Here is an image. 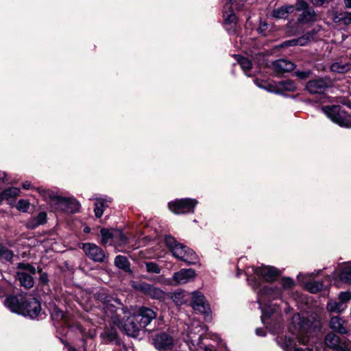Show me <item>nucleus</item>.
Instances as JSON below:
<instances>
[{
	"instance_id": "f257e3e1",
	"label": "nucleus",
	"mask_w": 351,
	"mask_h": 351,
	"mask_svg": "<svg viewBox=\"0 0 351 351\" xmlns=\"http://www.w3.org/2000/svg\"><path fill=\"white\" fill-rule=\"evenodd\" d=\"M293 330L289 329L276 337V343L285 351H313L312 348H298L297 343L306 346L308 342V333L315 332L320 328V324L305 313H296L292 317Z\"/></svg>"
},
{
	"instance_id": "f03ea898",
	"label": "nucleus",
	"mask_w": 351,
	"mask_h": 351,
	"mask_svg": "<svg viewBox=\"0 0 351 351\" xmlns=\"http://www.w3.org/2000/svg\"><path fill=\"white\" fill-rule=\"evenodd\" d=\"M5 306L13 313L34 319L41 311L40 302L35 298H27L23 295L9 296L5 301Z\"/></svg>"
},
{
	"instance_id": "7ed1b4c3",
	"label": "nucleus",
	"mask_w": 351,
	"mask_h": 351,
	"mask_svg": "<svg viewBox=\"0 0 351 351\" xmlns=\"http://www.w3.org/2000/svg\"><path fill=\"white\" fill-rule=\"evenodd\" d=\"M281 290L274 286H263L258 292V302L259 308L262 311V322L266 323V318L269 317L271 314L277 312L278 306L276 304H271L272 300L280 298Z\"/></svg>"
},
{
	"instance_id": "20e7f679",
	"label": "nucleus",
	"mask_w": 351,
	"mask_h": 351,
	"mask_svg": "<svg viewBox=\"0 0 351 351\" xmlns=\"http://www.w3.org/2000/svg\"><path fill=\"white\" fill-rule=\"evenodd\" d=\"M111 321L117 328L123 329L128 336L133 337H137L143 328L140 323L136 322V315H131L123 308L116 310V314L111 317Z\"/></svg>"
},
{
	"instance_id": "39448f33",
	"label": "nucleus",
	"mask_w": 351,
	"mask_h": 351,
	"mask_svg": "<svg viewBox=\"0 0 351 351\" xmlns=\"http://www.w3.org/2000/svg\"><path fill=\"white\" fill-rule=\"evenodd\" d=\"M186 337H184V346L191 351H212L210 348L204 346L202 343L203 338V328L197 320H193L190 324H186L184 329Z\"/></svg>"
},
{
	"instance_id": "423d86ee",
	"label": "nucleus",
	"mask_w": 351,
	"mask_h": 351,
	"mask_svg": "<svg viewBox=\"0 0 351 351\" xmlns=\"http://www.w3.org/2000/svg\"><path fill=\"white\" fill-rule=\"evenodd\" d=\"M165 242L173 256L189 264H195L198 257L193 250L187 248L184 245L178 243L173 237L166 236Z\"/></svg>"
},
{
	"instance_id": "0eeeda50",
	"label": "nucleus",
	"mask_w": 351,
	"mask_h": 351,
	"mask_svg": "<svg viewBox=\"0 0 351 351\" xmlns=\"http://www.w3.org/2000/svg\"><path fill=\"white\" fill-rule=\"evenodd\" d=\"M152 344L159 351H186L184 343L175 341L165 332L156 334L152 338Z\"/></svg>"
},
{
	"instance_id": "6e6552de",
	"label": "nucleus",
	"mask_w": 351,
	"mask_h": 351,
	"mask_svg": "<svg viewBox=\"0 0 351 351\" xmlns=\"http://www.w3.org/2000/svg\"><path fill=\"white\" fill-rule=\"evenodd\" d=\"M322 110L332 122L341 127L351 128V117L339 106H327Z\"/></svg>"
},
{
	"instance_id": "1a4fd4ad",
	"label": "nucleus",
	"mask_w": 351,
	"mask_h": 351,
	"mask_svg": "<svg viewBox=\"0 0 351 351\" xmlns=\"http://www.w3.org/2000/svg\"><path fill=\"white\" fill-rule=\"evenodd\" d=\"M198 202L193 198L177 199L168 204L169 210L175 214L193 213Z\"/></svg>"
},
{
	"instance_id": "9d476101",
	"label": "nucleus",
	"mask_w": 351,
	"mask_h": 351,
	"mask_svg": "<svg viewBox=\"0 0 351 351\" xmlns=\"http://www.w3.org/2000/svg\"><path fill=\"white\" fill-rule=\"evenodd\" d=\"M191 306L194 311L204 315L206 322L212 319L209 304L202 293L195 291L191 293Z\"/></svg>"
},
{
	"instance_id": "9b49d317",
	"label": "nucleus",
	"mask_w": 351,
	"mask_h": 351,
	"mask_svg": "<svg viewBox=\"0 0 351 351\" xmlns=\"http://www.w3.org/2000/svg\"><path fill=\"white\" fill-rule=\"evenodd\" d=\"M18 268L23 271H18L17 278L21 286L25 288H31L34 285V279L31 274L36 273V268L29 263H21L18 265Z\"/></svg>"
},
{
	"instance_id": "f8f14e48",
	"label": "nucleus",
	"mask_w": 351,
	"mask_h": 351,
	"mask_svg": "<svg viewBox=\"0 0 351 351\" xmlns=\"http://www.w3.org/2000/svg\"><path fill=\"white\" fill-rule=\"evenodd\" d=\"M133 287L153 299L162 300L165 299L167 295L160 289L145 282L134 284Z\"/></svg>"
},
{
	"instance_id": "ddd939ff",
	"label": "nucleus",
	"mask_w": 351,
	"mask_h": 351,
	"mask_svg": "<svg viewBox=\"0 0 351 351\" xmlns=\"http://www.w3.org/2000/svg\"><path fill=\"white\" fill-rule=\"evenodd\" d=\"M80 206V203L75 199L60 196L53 209L67 213H75L79 210Z\"/></svg>"
},
{
	"instance_id": "4468645a",
	"label": "nucleus",
	"mask_w": 351,
	"mask_h": 351,
	"mask_svg": "<svg viewBox=\"0 0 351 351\" xmlns=\"http://www.w3.org/2000/svg\"><path fill=\"white\" fill-rule=\"evenodd\" d=\"M332 84V81L329 78H318L310 80L306 84V89L311 94H321Z\"/></svg>"
},
{
	"instance_id": "2eb2a0df",
	"label": "nucleus",
	"mask_w": 351,
	"mask_h": 351,
	"mask_svg": "<svg viewBox=\"0 0 351 351\" xmlns=\"http://www.w3.org/2000/svg\"><path fill=\"white\" fill-rule=\"evenodd\" d=\"M325 343L328 347L337 351H351L350 341H341L337 335L328 333L325 338Z\"/></svg>"
},
{
	"instance_id": "dca6fc26",
	"label": "nucleus",
	"mask_w": 351,
	"mask_h": 351,
	"mask_svg": "<svg viewBox=\"0 0 351 351\" xmlns=\"http://www.w3.org/2000/svg\"><path fill=\"white\" fill-rule=\"evenodd\" d=\"M82 249L87 256L96 262H103L105 254L103 250L94 243L83 244Z\"/></svg>"
},
{
	"instance_id": "f3484780",
	"label": "nucleus",
	"mask_w": 351,
	"mask_h": 351,
	"mask_svg": "<svg viewBox=\"0 0 351 351\" xmlns=\"http://www.w3.org/2000/svg\"><path fill=\"white\" fill-rule=\"evenodd\" d=\"M135 315L136 322L140 323V326H141L143 328H145L156 317V313L154 310L147 307H141Z\"/></svg>"
},
{
	"instance_id": "a211bd4d",
	"label": "nucleus",
	"mask_w": 351,
	"mask_h": 351,
	"mask_svg": "<svg viewBox=\"0 0 351 351\" xmlns=\"http://www.w3.org/2000/svg\"><path fill=\"white\" fill-rule=\"evenodd\" d=\"M315 21L316 15L315 11L313 8H309L308 10L302 12V13L298 16L296 29H291L289 32L290 34L295 35L299 32L301 25L313 23Z\"/></svg>"
},
{
	"instance_id": "6ab92c4d",
	"label": "nucleus",
	"mask_w": 351,
	"mask_h": 351,
	"mask_svg": "<svg viewBox=\"0 0 351 351\" xmlns=\"http://www.w3.org/2000/svg\"><path fill=\"white\" fill-rule=\"evenodd\" d=\"M252 270L257 276H261L265 280L271 282L278 276V271L270 266H262L260 267H252Z\"/></svg>"
},
{
	"instance_id": "aec40b11",
	"label": "nucleus",
	"mask_w": 351,
	"mask_h": 351,
	"mask_svg": "<svg viewBox=\"0 0 351 351\" xmlns=\"http://www.w3.org/2000/svg\"><path fill=\"white\" fill-rule=\"evenodd\" d=\"M196 274L193 269H182L178 272L174 273L173 280L177 285L186 284L193 280Z\"/></svg>"
},
{
	"instance_id": "412c9836",
	"label": "nucleus",
	"mask_w": 351,
	"mask_h": 351,
	"mask_svg": "<svg viewBox=\"0 0 351 351\" xmlns=\"http://www.w3.org/2000/svg\"><path fill=\"white\" fill-rule=\"evenodd\" d=\"M307 276L313 277L314 274H300L298 275V279L305 284L306 289L311 293H315L319 291L323 288V284L319 281L314 282H306V278Z\"/></svg>"
},
{
	"instance_id": "4be33fe9",
	"label": "nucleus",
	"mask_w": 351,
	"mask_h": 351,
	"mask_svg": "<svg viewBox=\"0 0 351 351\" xmlns=\"http://www.w3.org/2000/svg\"><path fill=\"white\" fill-rule=\"evenodd\" d=\"M36 191L39 195L43 197L45 201L47 202L52 208L55 206L60 195H58L55 192L51 190L44 189L43 187H38Z\"/></svg>"
},
{
	"instance_id": "5701e85b",
	"label": "nucleus",
	"mask_w": 351,
	"mask_h": 351,
	"mask_svg": "<svg viewBox=\"0 0 351 351\" xmlns=\"http://www.w3.org/2000/svg\"><path fill=\"white\" fill-rule=\"evenodd\" d=\"M273 67L277 73L289 72L294 69L295 64L289 60L280 59L273 63Z\"/></svg>"
},
{
	"instance_id": "b1692460",
	"label": "nucleus",
	"mask_w": 351,
	"mask_h": 351,
	"mask_svg": "<svg viewBox=\"0 0 351 351\" xmlns=\"http://www.w3.org/2000/svg\"><path fill=\"white\" fill-rule=\"evenodd\" d=\"M314 32H308L305 36H303L298 39H292L283 43V46H304L307 44L308 41L314 38Z\"/></svg>"
},
{
	"instance_id": "393cba45",
	"label": "nucleus",
	"mask_w": 351,
	"mask_h": 351,
	"mask_svg": "<svg viewBox=\"0 0 351 351\" xmlns=\"http://www.w3.org/2000/svg\"><path fill=\"white\" fill-rule=\"evenodd\" d=\"M94 212L97 217L100 218L104 213V210L108 206V203L111 202L110 198H96Z\"/></svg>"
},
{
	"instance_id": "a878e982",
	"label": "nucleus",
	"mask_w": 351,
	"mask_h": 351,
	"mask_svg": "<svg viewBox=\"0 0 351 351\" xmlns=\"http://www.w3.org/2000/svg\"><path fill=\"white\" fill-rule=\"evenodd\" d=\"M101 242L103 244H113L114 239L117 236L121 235V231L119 230H114L110 231L107 229L101 230Z\"/></svg>"
},
{
	"instance_id": "bb28decb",
	"label": "nucleus",
	"mask_w": 351,
	"mask_h": 351,
	"mask_svg": "<svg viewBox=\"0 0 351 351\" xmlns=\"http://www.w3.org/2000/svg\"><path fill=\"white\" fill-rule=\"evenodd\" d=\"M110 323L113 324V326L106 328L101 334V337L105 343L116 341L117 339V332L115 328L117 326H115L111 320Z\"/></svg>"
},
{
	"instance_id": "cd10ccee",
	"label": "nucleus",
	"mask_w": 351,
	"mask_h": 351,
	"mask_svg": "<svg viewBox=\"0 0 351 351\" xmlns=\"http://www.w3.org/2000/svg\"><path fill=\"white\" fill-rule=\"evenodd\" d=\"M330 326L333 330L339 333L346 334L348 332L347 328L344 326V322L338 316H334L331 318Z\"/></svg>"
},
{
	"instance_id": "c85d7f7f",
	"label": "nucleus",
	"mask_w": 351,
	"mask_h": 351,
	"mask_svg": "<svg viewBox=\"0 0 351 351\" xmlns=\"http://www.w3.org/2000/svg\"><path fill=\"white\" fill-rule=\"evenodd\" d=\"M293 6H282L273 11V16L276 19H285L288 16L289 14L293 12Z\"/></svg>"
},
{
	"instance_id": "c756f323",
	"label": "nucleus",
	"mask_w": 351,
	"mask_h": 351,
	"mask_svg": "<svg viewBox=\"0 0 351 351\" xmlns=\"http://www.w3.org/2000/svg\"><path fill=\"white\" fill-rule=\"evenodd\" d=\"M20 193V189L16 187H10L4 190L0 193V200L9 199L17 197Z\"/></svg>"
},
{
	"instance_id": "7c9ffc66",
	"label": "nucleus",
	"mask_w": 351,
	"mask_h": 351,
	"mask_svg": "<svg viewBox=\"0 0 351 351\" xmlns=\"http://www.w3.org/2000/svg\"><path fill=\"white\" fill-rule=\"evenodd\" d=\"M350 69V64L342 62H337L330 66L331 71L338 73H344Z\"/></svg>"
},
{
	"instance_id": "2f4dec72",
	"label": "nucleus",
	"mask_w": 351,
	"mask_h": 351,
	"mask_svg": "<svg viewBox=\"0 0 351 351\" xmlns=\"http://www.w3.org/2000/svg\"><path fill=\"white\" fill-rule=\"evenodd\" d=\"M238 63L240 64L241 69L244 71L246 75L250 76L251 73H249L252 67L251 62L246 58L240 56L239 55L235 56Z\"/></svg>"
},
{
	"instance_id": "473e14b6",
	"label": "nucleus",
	"mask_w": 351,
	"mask_h": 351,
	"mask_svg": "<svg viewBox=\"0 0 351 351\" xmlns=\"http://www.w3.org/2000/svg\"><path fill=\"white\" fill-rule=\"evenodd\" d=\"M346 308V304H343L341 301H330L327 304V309L330 312L340 313Z\"/></svg>"
},
{
	"instance_id": "72a5a7b5",
	"label": "nucleus",
	"mask_w": 351,
	"mask_h": 351,
	"mask_svg": "<svg viewBox=\"0 0 351 351\" xmlns=\"http://www.w3.org/2000/svg\"><path fill=\"white\" fill-rule=\"evenodd\" d=\"M115 265L125 271H130V263L128 258L123 256H117L114 260Z\"/></svg>"
},
{
	"instance_id": "f704fd0d",
	"label": "nucleus",
	"mask_w": 351,
	"mask_h": 351,
	"mask_svg": "<svg viewBox=\"0 0 351 351\" xmlns=\"http://www.w3.org/2000/svg\"><path fill=\"white\" fill-rule=\"evenodd\" d=\"M226 8L230 10L228 12L226 11L223 13V17L226 23L230 25H235L237 23V17L231 10V5L228 4L226 5Z\"/></svg>"
},
{
	"instance_id": "c9c22d12",
	"label": "nucleus",
	"mask_w": 351,
	"mask_h": 351,
	"mask_svg": "<svg viewBox=\"0 0 351 351\" xmlns=\"http://www.w3.org/2000/svg\"><path fill=\"white\" fill-rule=\"evenodd\" d=\"M13 256V252L3 244L0 243V259L11 261Z\"/></svg>"
},
{
	"instance_id": "e433bc0d",
	"label": "nucleus",
	"mask_w": 351,
	"mask_h": 351,
	"mask_svg": "<svg viewBox=\"0 0 351 351\" xmlns=\"http://www.w3.org/2000/svg\"><path fill=\"white\" fill-rule=\"evenodd\" d=\"M171 299L176 305H182L187 300L186 294L183 291L173 293Z\"/></svg>"
},
{
	"instance_id": "4c0bfd02",
	"label": "nucleus",
	"mask_w": 351,
	"mask_h": 351,
	"mask_svg": "<svg viewBox=\"0 0 351 351\" xmlns=\"http://www.w3.org/2000/svg\"><path fill=\"white\" fill-rule=\"evenodd\" d=\"M340 279L344 282L351 283V265H346L342 268Z\"/></svg>"
},
{
	"instance_id": "58836bf2",
	"label": "nucleus",
	"mask_w": 351,
	"mask_h": 351,
	"mask_svg": "<svg viewBox=\"0 0 351 351\" xmlns=\"http://www.w3.org/2000/svg\"><path fill=\"white\" fill-rule=\"evenodd\" d=\"M47 219V214L45 212L40 213L34 219L32 220V228H34L39 225L43 224Z\"/></svg>"
},
{
	"instance_id": "ea45409f",
	"label": "nucleus",
	"mask_w": 351,
	"mask_h": 351,
	"mask_svg": "<svg viewBox=\"0 0 351 351\" xmlns=\"http://www.w3.org/2000/svg\"><path fill=\"white\" fill-rule=\"evenodd\" d=\"M345 12L340 13L334 18L335 23H339L343 25H351L350 18L348 16H344Z\"/></svg>"
},
{
	"instance_id": "a19ab883",
	"label": "nucleus",
	"mask_w": 351,
	"mask_h": 351,
	"mask_svg": "<svg viewBox=\"0 0 351 351\" xmlns=\"http://www.w3.org/2000/svg\"><path fill=\"white\" fill-rule=\"evenodd\" d=\"M146 270L149 273L158 274L160 272V269L159 266L153 262H147L145 263Z\"/></svg>"
},
{
	"instance_id": "79ce46f5",
	"label": "nucleus",
	"mask_w": 351,
	"mask_h": 351,
	"mask_svg": "<svg viewBox=\"0 0 351 351\" xmlns=\"http://www.w3.org/2000/svg\"><path fill=\"white\" fill-rule=\"evenodd\" d=\"M30 203L27 199H19L17 202L16 207V208L22 212H27L29 208Z\"/></svg>"
},
{
	"instance_id": "37998d69",
	"label": "nucleus",
	"mask_w": 351,
	"mask_h": 351,
	"mask_svg": "<svg viewBox=\"0 0 351 351\" xmlns=\"http://www.w3.org/2000/svg\"><path fill=\"white\" fill-rule=\"evenodd\" d=\"M280 86L282 89L288 91H294L296 89L295 84L291 80L281 82Z\"/></svg>"
},
{
	"instance_id": "c03bdc74",
	"label": "nucleus",
	"mask_w": 351,
	"mask_h": 351,
	"mask_svg": "<svg viewBox=\"0 0 351 351\" xmlns=\"http://www.w3.org/2000/svg\"><path fill=\"white\" fill-rule=\"evenodd\" d=\"M339 299L341 302H343V304H346L347 302L351 300V292H341L339 295Z\"/></svg>"
},
{
	"instance_id": "a18cd8bd",
	"label": "nucleus",
	"mask_w": 351,
	"mask_h": 351,
	"mask_svg": "<svg viewBox=\"0 0 351 351\" xmlns=\"http://www.w3.org/2000/svg\"><path fill=\"white\" fill-rule=\"evenodd\" d=\"M295 8L298 11L304 12L308 10L310 8L306 2L304 1H298V2L295 4Z\"/></svg>"
},
{
	"instance_id": "49530a36",
	"label": "nucleus",
	"mask_w": 351,
	"mask_h": 351,
	"mask_svg": "<svg viewBox=\"0 0 351 351\" xmlns=\"http://www.w3.org/2000/svg\"><path fill=\"white\" fill-rule=\"evenodd\" d=\"M113 244H117L119 245H124L127 243V237L123 235L122 232L121 231V235L117 236L116 239H114Z\"/></svg>"
},
{
	"instance_id": "de8ad7c7",
	"label": "nucleus",
	"mask_w": 351,
	"mask_h": 351,
	"mask_svg": "<svg viewBox=\"0 0 351 351\" xmlns=\"http://www.w3.org/2000/svg\"><path fill=\"white\" fill-rule=\"evenodd\" d=\"M282 286L285 289H289L292 287L294 285L293 280L290 278H285L282 279L281 282Z\"/></svg>"
},
{
	"instance_id": "09e8293b",
	"label": "nucleus",
	"mask_w": 351,
	"mask_h": 351,
	"mask_svg": "<svg viewBox=\"0 0 351 351\" xmlns=\"http://www.w3.org/2000/svg\"><path fill=\"white\" fill-rule=\"evenodd\" d=\"M265 90H266L270 93H279V90L276 86H274L270 83H268V82L266 83Z\"/></svg>"
},
{
	"instance_id": "8fccbe9b",
	"label": "nucleus",
	"mask_w": 351,
	"mask_h": 351,
	"mask_svg": "<svg viewBox=\"0 0 351 351\" xmlns=\"http://www.w3.org/2000/svg\"><path fill=\"white\" fill-rule=\"evenodd\" d=\"M312 3L315 6H322L324 4H328L332 0H311Z\"/></svg>"
},
{
	"instance_id": "3c124183",
	"label": "nucleus",
	"mask_w": 351,
	"mask_h": 351,
	"mask_svg": "<svg viewBox=\"0 0 351 351\" xmlns=\"http://www.w3.org/2000/svg\"><path fill=\"white\" fill-rule=\"evenodd\" d=\"M296 76L301 79H306L310 75L309 71H297L295 73Z\"/></svg>"
},
{
	"instance_id": "603ef678",
	"label": "nucleus",
	"mask_w": 351,
	"mask_h": 351,
	"mask_svg": "<svg viewBox=\"0 0 351 351\" xmlns=\"http://www.w3.org/2000/svg\"><path fill=\"white\" fill-rule=\"evenodd\" d=\"M254 83L260 88L265 89L267 82L259 81L258 80H255Z\"/></svg>"
},
{
	"instance_id": "864d4df0",
	"label": "nucleus",
	"mask_w": 351,
	"mask_h": 351,
	"mask_svg": "<svg viewBox=\"0 0 351 351\" xmlns=\"http://www.w3.org/2000/svg\"><path fill=\"white\" fill-rule=\"evenodd\" d=\"M22 186L24 189L28 190L33 189L32 183L29 181H25L22 184Z\"/></svg>"
},
{
	"instance_id": "5fc2aeb1",
	"label": "nucleus",
	"mask_w": 351,
	"mask_h": 351,
	"mask_svg": "<svg viewBox=\"0 0 351 351\" xmlns=\"http://www.w3.org/2000/svg\"><path fill=\"white\" fill-rule=\"evenodd\" d=\"M256 334L258 336H265L266 332L262 328H257L256 330Z\"/></svg>"
},
{
	"instance_id": "6e6d98bb",
	"label": "nucleus",
	"mask_w": 351,
	"mask_h": 351,
	"mask_svg": "<svg viewBox=\"0 0 351 351\" xmlns=\"http://www.w3.org/2000/svg\"><path fill=\"white\" fill-rule=\"evenodd\" d=\"M346 8H351V0H344Z\"/></svg>"
},
{
	"instance_id": "4d7b16f0",
	"label": "nucleus",
	"mask_w": 351,
	"mask_h": 351,
	"mask_svg": "<svg viewBox=\"0 0 351 351\" xmlns=\"http://www.w3.org/2000/svg\"><path fill=\"white\" fill-rule=\"evenodd\" d=\"M25 307L27 308V309H29V310H32L33 309V306H29L27 302H25Z\"/></svg>"
},
{
	"instance_id": "13d9d810",
	"label": "nucleus",
	"mask_w": 351,
	"mask_h": 351,
	"mask_svg": "<svg viewBox=\"0 0 351 351\" xmlns=\"http://www.w3.org/2000/svg\"><path fill=\"white\" fill-rule=\"evenodd\" d=\"M90 231V228H88V227H86L84 229V232H86V233H88Z\"/></svg>"
},
{
	"instance_id": "bf43d9fd",
	"label": "nucleus",
	"mask_w": 351,
	"mask_h": 351,
	"mask_svg": "<svg viewBox=\"0 0 351 351\" xmlns=\"http://www.w3.org/2000/svg\"><path fill=\"white\" fill-rule=\"evenodd\" d=\"M285 311L286 313H289L291 312V309H290L289 306L286 307Z\"/></svg>"
},
{
	"instance_id": "052dcab7",
	"label": "nucleus",
	"mask_w": 351,
	"mask_h": 351,
	"mask_svg": "<svg viewBox=\"0 0 351 351\" xmlns=\"http://www.w3.org/2000/svg\"><path fill=\"white\" fill-rule=\"evenodd\" d=\"M267 24L266 23H263L261 27H260V29H265L267 27Z\"/></svg>"
},
{
	"instance_id": "680f3d73",
	"label": "nucleus",
	"mask_w": 351,
	"mask_h": 351,
	"mask_svg": "<svg viewBox=\"0 0 351 351\" xmlns=\"http://www.w3.org/2000/svg\"><path fill=\"white\" fill-rule=\"evenodd\" d=\"M5 173H0V179H4Z\"/></svg>"
},
{
	"instance_id": "e2e57ef3",
	"label": "nucleus",
	"mask_w": 351,
	"mask_h": 351,
	"mask_svg": "<svg viewBox=\"0 0 351 351\" xmlns=\"http://www.w3.org/2000/svg\"><path fill=\"white\" fill-rule=\"evenodd\" d=\"M41 279L43 280V281H47V276L45 275H43L41 276Z\"/></svg>"
},
{
	"instance_id": "0e129e2a",
	"label": "nucleus",
	"mask_w": 351,
	"mask_h": 351,
	"mask_svg": "<svg viewBox=\"0 0 351 351\" xmlns=\"http://www.w3.org/2000/svg\"><path fill=\"white\" fill-rule=\"evenodd\" d=\"M57 315H58V316H59V315H60L61 317H63L62 312V311H59V312H58V313H57Z\"/></svg>"
},
{
	"instance_id": "69168bd1",
	"label": "nucleus",
	"mask_w": 351,
	"mask_h": 351,
	"mask_svg": "<svg viewBox=\"0 0 351 351\" xmlns=\"http://www.w3.org/2000/svg\"><path fill=\"white\" fill-rule=\"evenodd\" d=\"M69 351H76V350L75 349L71 348H69Z\"/></svg>"
},
{
	"instance_id": "338daca9",
	"label": "nucleus",
	"mask_w": 351,
	"mask_h": 351,
	"mask_svg": "<svg viewBox=\"0 0 351 351\" xmlns=\"http://www.w3.org/2000/svg\"><path fill=\"white\" fill-rule=\"evenodd\" d=\"M232 0H229L230 2H231Z\"/></svg>"
}]
</instances>
